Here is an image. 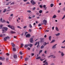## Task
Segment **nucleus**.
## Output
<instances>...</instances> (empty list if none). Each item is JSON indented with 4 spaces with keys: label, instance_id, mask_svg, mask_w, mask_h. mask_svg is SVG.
Returning <instances> with one entry per match:
<instances>
[{
    "label": "nucleus",
    "instance_id": "nucleus-1",
    "mask_svg": "<svg viewBox=\"0 0 65 65\" xmlns=\"http://www.w3.org/2000/svg\"><path fill=\"white\" fill-rule=\"evenodd\" d=\"M8 27L11 28L12 29V30H14V27L13 26L11 25H8Z\"/></svg>",
    "mask_w": 65,
    "mask_h": 65
},
{
    "label": "nucleus",
    "instance_id": "nucleus-2",
    "mask_svg": "<svg viewBox=\"0 0 65 65\" xmlns=\"http://www.w3.org/2000/svg\"><path fill=\"white\" fill-rule=\"evenodd\" d=\"M10 39V38L9 36H7L6 37H5L4 39V40L5 41H7V39Z\"/></svg>",
    "mask_w": 65,
    "mask_h": 65
},
{
    "label": "nucleus",
    "instance_id": "nucleus-3",
    "mask_svg": "<svg viewBox=\"0 0 65 65\" xmlns=\"http://www.w3.org/2000/svg\"><path fill=\"white\" fill-rule=\"evenodd\" d=\"M30 2L33 5H34L35 4H36V2H35L34 1L32 0L30 1Z\"/></svg>",
    "mask_w": 65,
    "mask_h": 65
},
{
    "label": "nucleus",
    "instance_id": "nucleus-4",
    "mask_svg": "<svg viewBox=\"0 0 65 65\" xmlns=\"http://www.w3.org/2000/svg\"><path fill=\"white\" fill-rule=\"evenodd\" d=\"M54 55H51L49 56L48 57V58H50V57H51V58H53V59H55V58H56V56H54Z\"/></svg>",
    "mask_w": 65,
    "mask_h": 65
},
{
    "label": "nucleus",
    "instance_id": "nucleus-5",
    "mask_svg": "<svg viewBox=\"0 0 65 65\" xmlns=\"http://www.w3.org/2000/svg\"><path fill=\"white\" fill-rule=\"evenodd\" d=\"M43 23L44 24V25H46V23H47V21L44 20L43 21Z\"/></svg>",
    "mask_w": 65,
    "mask_h": 65
},
{
    "label": "nucleus",
    "instance_id": "nucleus-6",
    "mask_svg": "<svg viewBox=\"0 0 65 65\" xmlns=\"http://www.w3.org/2000/svg\"><path fill=\"white\" fill-rule=\"evenodd\" d=\"M33 38H30V43H33Z\"/></svg>",
    "mask_w": 65,
    "mask_h": 65
},
{
    "label": "nucleus",
    "instance_id": "nucleus-7",
    "mask_svg": "<svg viewBox=\"0 0 65 65\" xmlns=\"http://www.w3.org/2000/svg\"><path fill=\"white\" fill-rule=\"evenodd\" d=\"M30 37H31V35L29 34H27L26 35V37L30 38Z\"/></svg>",
    "mask_w": 65,
    "mask_h": 65
},
{
    "label": "nucleus",
    "instance_id": "nucleus-8",
    "mask_svg": "<svg viewBox=\"0 0 65 65\" xmlns=\"http://www.w3.org/2000/svg\"><path fill=\"white\" fill-rule=\"evenodd\" d=\"M10 33L12 34H15V33H16V32H15L12 31V30L11 31Z\"/></svg>",
    "mask_w": 65,
    "mask_h": 65
},
{
    "label": "nucleus",
    "instance_id": "nucleus-9",
    "mask_svg": "<svg viewBox=\"0 0 65 65\" xmlns=\"http://www.w3.org/2000/svg\"><path fill=\"white\" fill-rule=\"evenodd\" d=\"M47 44H49L48 42L47 43H46V42H44L43 43V45H44V46H45V45H46Z\"/></svg>",
    "mask_w": 65,
    "mask_h": 65
},
{
    "label": "nucleus",
    "instance_id": "nucleus-10",
    "mask_svg": "<svg viewBox=\"0 0 65 65\" xmlns=\"http://www.w3.org/2000/svg\"><path fill=\"white\" fill-rule=\"evenodd\" d=\"M57 45V44H56L55 45H54L52 47V48H56V45Z\"/></svg>",
    "mask_w": 65,
    "mask_h": 65
},
{
    "label": "nucleus",
    "instance_id": "nucleus-11",
    "mask_svg": "<svg viewBox=\"0 0 65 65\" xmlns=\"http://www.w3.org/2000/svg\"><path fill=\"white\" fill-rule=\"evenodd\" d=\"M32 44H28V46H30V47H31L32 46Z\"/></svg>",
    "mask_w": 65,
    "mask_h": 65
},
{
    "label": "nucleus",
    "instance_id": "nucleus-12",
    "mask_svg": "<svg viewBox=\"0 0 65 65\" xmlns=\"http://www.w3.org/2000/svg\"><path fill=\"white\" fill-rule=\"evenodd\" d=\"M13 57L14 59H16L17 58V56L15 55H13Z\"/></svg>",
    "mask_w": 65,
    "mask_h": 65
},
{
    "label": "nucleus",
    "instance_id": "nucleus-13",
    "mask_svg": "<svg viewBox=\"0 0 65 65\" xmlns=\"http://www.w3.org/2000/svg\"><path fill=\"white\" fill-rule=\"evenodd\" d=\"M11 45L13 47H14L15 46V45L13 43H11Z\"/></svg>",
    "mask_w": 65,
    "mask_h": 65
},
{
    "label": "nucleus",
    "instance_id": "nucleus-14",
    "mask_svg": "<svg viewBox=\"0 0 65 65\" xmlns=\"http://www.w3.org/2000/svg\"><path fill=\"white\" fill-rule=\"evenodd\" d=\"M3 28L4 29H5V30H6V31H7L8 30V28H7V27H4Z\"/></svg>",
    "mask_w": 65,
    "mask_h": 65
},
{
    "label": "nucleus",
    "instance_id": "nucleus-15",
    "mask_svg": "<svg viewBox=\"0 0 65 65\" xmlns=\"http://www.w3.org/2000/svg\"><path fill=\"white\" fill-rule=\"evenodd\" d=\"M3 19L1 18L0 19V21L2 23H4V22L3 21Z\"/></svg>",
    "mask_w": 65,
    "mask_h": 65
},
{
    "label": "nucleus",
    "instance_id": "nucleus-16",
    "mask_svg": "<svg viewBox=\"0 0 65 65\" xmlns=\"http://www.w3.org/2000/svg\"><path fill=\"white\" fill-rule=\"evenodd\" d=\"M29 26L30 28H32V26L31 24H30L29 25Z\"/></svg>",
    "mask_w": 65,
    "mask_h": 65
},
{
    "label": "nucleus",
    "instance_id": "nucleus-17",
    "mask_svg": "<svg viewBox=\"0 0 65 65\" xmlns=\"http://www.w3.org/2000/svg\"><path fill=\"white\" fill-rule=\"evenodd\" d=\"M61 54V56H64V55H65L63 53V52H62V53Z\"/></svg>",
    "mask_w": 65,
    "mask_h": 65
},
{
    "label": "nucleus",
    "instance_id": "nucleus-18",
    "mask_svg": "<svg viewBox=\"0 0 65 65\" xmlns=\"http://www.w3.org/2000/svg\"><path fill=\"white\" fill-rule=\"evenodd\" d=\"M29 59L27 57H26L25 58V61H27V60H28Z\"/></svg>",
    "mask_w": 65,
    "mask_h": 65
},
{
    "label": "nucleus",
    "instance_id": "nucleus-19",
    "mask_svg": "<svg viewBox=\"0 0 65 65\" xmlns=\"http://www.w3.org/2000/svg\"><path fill=\"white\" fill-rule=\"evenodd\" d=\"M56 30L57 31H59V29H58V27H56Z\"/></svg>",
    "mask_w": 65,
    "mask_h": 65
},
{
    "label": "nucleus",
    "instance_id": "nucleus-20",
    "mask_svg": "<svg viewBox=\"0 0 65 65\" xmlns=\"http://www.w3.org/2000/svg\"><path fill=\"white\" fill-rule=\"evenodd\" d=\"M57 17V16H56V15H54L53 17V18H56Z\"/></svg>",
    "mask_w": 65,
    "mask_h": 65
},
{
    "label": "nucleus",
    "instance_id": "nucleus-21",
    "mask_svg": "<svg viewBox=\"0 0 65 65\" xmlns=\"http://www.w3.org/2000/svg\"><path fill=\"white\" fill-rule=\"evenodd\" d=\"M43 42H44V41H43V40L42 39L40 41L41 43H42Z\"/></svg>",
    "mask_w": 65,
    "mask_h": 65
},
{
    "label": "nucleus",
    "instance_id": "nucleus-22",
    "mask_svg": "<svg viewBox=\"0 0 65 65\" xmlns=\"http://www.w3.org/2000/svg\"><path fill=\"white\" fill-rule=\"evenodd\" d=\"M28 44H26V45H25L24 47H26V48H27V47H28Z\"/></svg>",
    "mask_w": 65,
    "mask_h": 65
},
{
    "label": "nucleus",
    "instance_id": "nucleus-23",
    "mask_svg": "<svg viewBox=\"0 0 65 65\" xmlns=\"http://www.w3.org/2000/svg\"><path fill=\"white\" fill-rule=\"evenodd\" d=\"M55 41V40H53L52 41L50 42V43H53V42H54Z\"/></svg>",
    "mask_w": 65,
    "mask_h": 65
},
{
    "label": "nucleus",
    "instance_id": "nucleus-24",
    "mask_svg": "<svg viewBox=\"0 0 65 65\" xmlns=\"http://www.w3.org/2000/svg\"><path fill=\"white\" fill-rule=\"evenodd\" d=\"M60 35V33H58L57 34H56L55 35L57 36H59V35Z\"/></svg>",
    "mask_w": 65,
    "mask_h": 65
},
{
    "label": "nucleus",
    "instance_id": "nucleus-25",
    "mask_svg": "<svg viewBox=\"0 0 65 65\" xmlns=\"http://www.w3.org/2000/svg\"><path fill=\"white\" fill-rule=\"evenodd\" d=\"M42 10H40L39 11V13H42Z\"/></svg>",
    "mask_w": 65,
    "mask_h": 65
},
{
    "label": "nucleus",
    "instance_id": "nucleus-26",
    "mask_svg": "<svg viewBox=\"0 0 65 65\" xmlns=\"http://www.w3.org/2000/svg\"><path fill=\"white\" fill-rule=\"evenodd\" d=\"M13 50L14 52H15L16 51V49L15 47H14L13 48Z\"/></svg>",
    "mask_w": 65,
    "mask_h": 65
},
{
    "label": "nucleus",
    "instance_id": "nucleus-27",
    "mask_svg": "<svg viewBox=\"0 0 65 65\" xmlns=\"http://www.w3.org/2000/svg\"><path fill=\"white\" fill-rule=\"evenodd\" d=\"M41 58L39 56L36 58V60H37L38 59H40Z\"/></svg>",
    "mask_w": 65,
    "mask_h": 65
},
{
    "label": "nucleus",
    "instance_id": "nucleus-28",
    "mask_svg": "<svg viewBox=\"0 0 65 65\" xmlns=\"http://www.w3.org/2000/svg\"><path fill=\"white\" fill-rule=\"evenodd\" d=\"M54 6V4H51V7H53Z\"/></svg>",
    "mask_w": 65,
    "mask_h": 65
},
{
    "label": "nucleus",
    "instance_id": "nucleus-29",
    "mask_svg": "<svg viewBox=\"0 0 65 65\" xmlns=\"http://www.w3.org/2000/svg\"><path fill=\"white\" fill-rule=\"evenodd\" d=\"M44 48V46H43V45H42L41 47V48L42 49V48Z\"/></svg>",
    "mask_w": 65,
    "mask_h": 65
},
{
    "label": "nucleus",
    "instance_id": "nucleus-30",
    "mask_svg": "<svg viewBox=\"0 0 65 65\" xmlns=\"http://www.w3.org/2000/svg\"><path fill=\"white\" fill-rule=\"evenodd\" d=\"M3 26V25H0V29H2V27Z\"/></svg>",
    "mask_w": 65,
    "mask_h": 65
},
{
    "label": "nucleus",
    "instance_id": "nucleus-31",
    "mask_svg": "<svg viewBox=\"0 0 65 65\" xmlns=\"http://www.w3.org/2000/svg\"><path fill=\"white\" fill-rule=\"evenodd\" d=\"M6 11V9H4V10L3 11V12H5Z\"/></svg>",
    "mask_w": 65,
    "mask_h": 65
},
{
    "label": "nucleus",
    "instance_id": "nucleus-32",
    "mask_svg": "<svg viewBox=\"0 0 65 65\" xmlns=\"http://www.w3.org/2000/svg\"><path fill=\"white\" fill-rule=\"evenodd\" d=\"M14 3L12 2L10 4V5H14Z\"/></svg>",
    "mask_w": 65,
    "mask_h": 65
},
{
    "label": "nucleus",
    "instance_id": "nucleus-33",
    "mask_svg": "<svg viewBox=\"0 0 65 65\" xmlns=\"http://www.w3.org/2000/svg\"><path fill=\"white\" fill-rule=\"evenodd\" d=\"M27 12H28L29 13H30V12H31V10H27Z\"/></svg>",
    "mask_w": 65,
    "mask_h": 65
},
{
    "label": "nucleus",
    "instance_id": "nucleus-34",
    "mask_svg": "<svg viewBox=\"0 0 65 65\" xmlns=\"http://www.w3.org/2000/svg\"><path fill=\"white\" fill-rule=\"evenodd\" d=\"M51 37H52L51 36H50L49 37V39L50 40H51Z\"/></svg>",
    "mask_w": 65,
    "mask_h": 65
},
{
    "label": "nucleus",
    "instance_id": "nucleus-35",
    "mask_svg": "<svg viewBox=\"0 0 65 65\" xmlns=\"http://www.w3.org/2000/svg\"><path fill=\"white\" fill-rule=\"evenodd\" d=\"M17 27L18 28H19L20 29H22V28L19 26H17Z\"/></svg>",
    "mask_w": 65,
    "mask_h": 65
},
{
    "label": "nucleus",
    "instance_id": "nucleus-36",
    "mask_svg": "<svg viewBox=\"0 0 65 65\" xmlns=\"http://www.w3.org/2000/svg\"><path fill=\"white\" fill-rule=\"evenodd\" d=\"M36 9V8L35 7H34L33 8V9H32V10H34V11L35 10V9Z\"/></svg>",
    "mask_w": 65,
    "mask_h": 65
},
{
    "label": "nucleus",
    "instance_id": "nucleus-37",
    "mask_svg": "<svg viewBox=\"0 0 65 65\" xmlns=\"http://www.w3.org/2000/svg\"><path fill=\"white\" fill-rule=\"evenodd\" d=\"M24 45V44H21V47H22L23 46V45Z\"/></svg>",
    "mask_w": 65,
    "mask_h": 65
},
{
    "label": "nucleus",
    "instance_id": "nucleus-38",
    "mask_svg": "<svg viewBox=\"0 0 65 65\" xmlns=\"http://www.w3.org/2000/svg\"><path fill=\"white\" fill-rule=\"evenodd\" d=\"M65 17V15L63 16V17L62 19V20H63V19H64V18Z\"/></svg>",
    "mask_w": 65,
    "mask_h": 65
},
{
    "label": "nucleus",
    "instance_id": "nucleus-39",
    "mask_svg": "<svg viewBox=\"0 0 65 65\" xmlns=\"http://www.w3.org/2000/svg\"><path fill=\"white\" fill-rule=\"evenodd\" d=\"M65 17V15L63 16V17L62 19V20H63V19H64V18Z\"/></svg>",
    "mask_w": 65,
    "mask_h": 65
},
{
    "label": "nucleus",
    "instance_id": "nucleus-40",
    "mask_svg": "<svg viewBox=\"0 0 65 65\" xmlns=\"http://www.w3.org/2000/svg\"><path fill=\"white\" fill-rule=\"evenodd\" d=\"M38 43V42H36V43L35 44V45H37V44Z\"/></svg>",
    "mask_w": 65,
    "mask_h": 65
},
{
    "label": "nucleus",
    "instance_id": "nucleus-41",
    "mask_svg": "<svg viewBox=\"0 0 65 65\" xmlns=\"http://www.w3.org/2000/svg\"><path fill=\"white\" fill-rule=\"evenodd\" d=\"M45 64L46 65H48V63H47V62H45Z\"/></svg>",
    "mask_w": 65,
    "mask_h": 65
},
{
    "label": "nucleus",
    "instance_id": "nucleus-42",
    "mask_svg": "<svg viewBox=\"0 0 65 65\" xmlns=\"http://www.w3.org/2000/svg\"><path fill=\"white\" fill-rule=\"evenodd\" d=\"M3 36L2 34H1V35H0V37H3Z\"/></svg>",
    "mask_w": 65,
    "mask_h": 65
},
{
    "label": "nucleus",
    "instance_id": "nucleus-43",
    "mask_svg": "<svg viewBox=\"0 0 65 65\" xmlns=\"http://www.w3.org/2000/svg\"><path fill=\"white\" fill-rule=\"evenodd\" d=\"M41 26V25L40 23L39 24H38V26H39V27H40V26Z\"/></svg>",
    "mask_w": 65,
    "mask_h": 65
},
{
    "label": "nucleus",
    "instance_id": "nucleus-44",
    "mask_svg": "<svg viewBox=\"0 0 65 65\" xmlns=\"http://www.w3.org/2000/svg\"><path fill=\"white\" fill-rule=\"evenodd\" d=\"M39 6H40V8H42V5H40Z\"/></svg>",
    "mask_w": 65,
    "mask_h": 65
},
{
    "label": "nucleus",
    "instance_id": "nucleus-45",
    "mask_svg": "<svg viewBox=\"0 0 65 65\" xmlns=\"http://www.w3.org/2000/svg\"><path fill=\"white\" fill-rule=\"evenodd\" d=\"M13 14H11V15H10V17H12V16H13Z\"/></svg>",
    "mask_w": 65,
    "mask_h": 65
},
{
    "label": "nucleus",
    "instance_id": "nucleus-46",
    "mask_svg": "<svg viewBox=\"0 0 65 65\" xmlns=\"http://www.w3.org/2000/svg\"><path fill=\"white\" fill-rule=\"evenodd\" d=\"M42 52V50H40V51H39V53H41V52Z\"/></svg>",
    "mask_w": 65,
    "mask_h": 65
},
{
    "label": "nucleus",
    "instance_id": "nucleus-47",
    "mask_svg": "<svg viewBox=\"0 0 65 65\" xmlns=\"http://www.w3.org/2000/svg\"><path fill=\"white\" fill-rule=\"evenodd\" d=\"M20 55H23V53L21 52H20Z\"/></svg>",
    "mask_w": 65,
    "mask_h": 65
},
{
    "label": "nucleus",
    "instance_id": "nucleus-48",
    "mask_svg": "<svg viewBox=\"0 0 65 65\" xmlns=\"http://www.w3.org/2000/svg\"><path fill=\"white\" fill-rule=\"evenodd\" d=\"M6 55L7 56H9V54H8V53H7L6 54Z\"/></svg>",
    "mask_w": 65,
    "mask_h": 65
},
{
    "label": "nucleus",
    "instance_id": "nucleus-49",
    "mask_svg": "<svg viewBox=\"0 0 65 65\" xmlns=\"http://www.w3.org/2000/svg\"><path fill=\"white\" fill-rule=\"evenodd\" d=\"M45 7H46V5H43V8H45Z\"/></svg>",
    "mask_w": 65,
    "mask_h": 65
},
{
    "label": "nucleus",
    "instance_id": "nucleus-50",
    "mask_svg": "<svg viewBox=\"0 0 65 65\" xmlns=\"http://www.w3.org/2000/svg\"><path fill=\"white\" fill-rule=\"evenodd\" d=\"M11 18L10 17H9L8 18V19L9 20H11Z\"/></svg>",
    "mask_w": 65,
    "mask_h": 65
},
{
    "label": "nucleus",
    "instance_id": "nucleus-51",
    "mask_svg": "<svg viewBox=\"0 0 65 65\" xmlns=\"http://www.w3.org/2000/svg\"><path fill=\"white\" fill-rule=\"evenodd\" d=\"M32 31V30L31 29H29V32H31Z\"/></svg>",
    "mask_w": 65,
    "mask_h": 65
},
{
    "label": "nucleus",
    "instance_id": "nucleus-52",
    "mask_svg": "<svg viewBox=\"0 0 65 65\" xmlns=\"http://www.w3.org/2000/svg\"><path fill=\"white\" fill-rule=\"evenodd\" d=\"M27 28V26H24L23 28H24V29H25V28Z\"/></svg>",
    "mask_w": 65,
    "mask_h": 65
},
{
    "label": "nucleus",
    "instance_id": "nucleus-53",
    "mask_svg": "<svg viewBox=\"0 0 65 65\" xmlns=\"http://www.w3.org/2000/svg\"><path fill=\"white\" fill-rule=\"evenodd\" d=\"M28 19H32V18H31V17H28Z\"/></svg>",
    "mask_w": 65,
    "mask_h": 65
},
{
    "label": "nucleus",
    "instance_id": "nucleus-54",
    "mask_svg": "<svg viewBox=\"0 0 65 65\" xmlns=\"http://www.w3.org/2000/svg\"><path fill=\"white\" fill-rule=\"evenodd\" d=\"M34 53H32L31 54L32 56H34Z\"/></svg>",
    "mask_w": 65,
    "mask_h": 65
},
{
    "label": "nucleus",
    "instance_id": "nucleus-55",
    "mask_svg": "<svg viewBox=\"0 0 65 65\" xmlns=\"http://www.w3.org/2000/svg\"><path fill=\"white\" fill-rule=\"evenodd\" d=\"M44 53H45V54H47V52H46V51H45L44 52Z\"/></svg>",
    "mask_w": 65,
    "mask_h": 65
},
{
    "label": "nucleus",
    "instance_id": "nucleus-56",
    "mask_svg": "<svg viewBox=\"0 0 65 65\" xmlns=\"http://www.w3.org/2000/svg\"><path fill=\"white\" fill-rule=\"evenodd\" d=\"M30 49L31 48L29 47L27 48V49H28V50H30Z\"/></svg>",
    "mask_w": 65,
    "mask_h": 65
},
{
    "label": "nucleus",
    "instance_id": "nucleus-57",
    "mask_svg": "<svg viewBox=\"0 0 65 65\" xmlns=\"http://www.w3.org/2000/svg\"><path fill=\"white\" fill-rule=\"evenodd\" d=\"M28 0H23V1L24 2H26V1H27Z\"/></svg>",
    "mask_w": 65,
    "mask_h": 65
},
{
    "label": "nucleus",
    "instance_id": "nucleus-58",
    "mask_svg": "<svg viewBox=\"0 0 65 65\" xmlns=\"http://www.w3.org/2000/svg\"><path fill=\"white\" fill-rule=\"evenodd\" d=\"M48 31H49V30H45V32H48Z\"/></svg>",
    "mask_w": 65,
    "mask_h": 65
},
{
    "label": "nucleus",
    "instance_id": "nucleus-59",
    "mask_svg": "<svg viewBox=\"0 0 65 65\" xmlns=\"http://www.w3.org/2000/svg\"><path fill=\"white\" fill-rule=\"evenodd\" d=\"M27 33H28V32H26L25 33V35H26V34H27Z\"/></svg>",
    "mask_w": 65,
    "mask_h": 65
},
{
    "label": "nucleus",
    "instance_id": "nucleus-60",
    "mask_svg": "<svg viewBox=\"0 0 65 65\" xmlns=\"http://www.w3.org/2000/svg\"><path fill=\"white\" fill-rule=\"evenodd\" d=\"M54 63H52L51 64V65H54Z\"/></svg>",
    "mask_w": 65,
    "mask_h": 65
},
{
    "label": "nucleus",
    "instance_id": "nucleus-61",
    "mask_svg": "<svg viewBox=\"0 0 65 65\" xmlns=\"http://www.w3.org/2000/svg\"><path fill=\"white\" fill-rule=\"evenodd\" d=\"M23 58V56H21L20 57V59H22Z\"/></svg>",
    "mask_w": 65,
    "mask_h": 65
},
{
    "label": "nucleus",
    "instance_id": "nucleus-62",
    "mask_svg": "<svg viewBox=\"0 0 65 65\" xmlns=\"http://www.w3.org/2000/svg\"><path fill=\"white\" fill-rule=\"evenodd\" d=\"M7 24H9V22L8 21H7Z\"/></svg>",
    "mask_w": 65,
    "mask_h": 65
},
{
    "label": "nucleus",
    "instance_id": "nucleus-63",
    "mask_svg": "<svg viewBox=\"0 0 65 65\" xmlns=\"http://www.w3.org/2000/svg\"><path fill=\"white\" fill-rule=\"evenodd\" d=\"M65 42V40H64V41H63L62 42V43H63L64 42Z\"/></svg>",
    "mask_w": 65,
    "mask_h": 65
},
{
    "label": "nucleus",
    "instance_id": "nucleus-64",
    "mask_svg": "<svg viewBox=\"0 0 65 65\" xmlns=\"http://www.w3.org/2000/svg\"><path fill=\"white\" fill-rule=\"evenodd\" d=\"M63 10H64V11H65V8H63Z\"/></svg>",
    "mask_w": 65,
    "mask_h": 65
}]
</instances>
